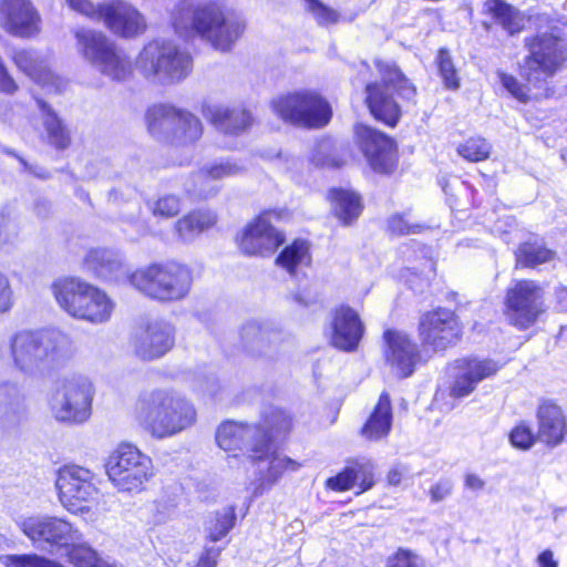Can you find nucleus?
Returning <instances> with one entry per match:
<instances>
[{"mask_svg":"<svg viewBox=\"0 0 567 567\" xmlns=\"http://www.w3.org/2000/svg\"><path fill=\"white\" fill-rule=\"evenodd\" d=\"M501 365L492 359L462 358L455 360L451 367L453 382L450 393L454 398H464L471 394L476 385L494 375Z\"/></svg>","mask_w":567,"mask_h":567,"instance_id":"nucleus-21","label":"nucleus"},{"mask_svg":"<svg viewBox=\"0 0 567 567\" xmlns=\"http://www.w3.org/2000/svg\"><path fill=\"white\" fill-rule=\"evenodd\" d=\"M19 221L7 210H0V247L13 244L20 234Z\"/></svg>","mask_w":567,"mask_h":567,"instance_id":"nucleus-47","label":"nucleus"},{"mask_svg":"<svg viewBox=\"0 0 567 567\" xmlns=\"http://www.w3.org/2000/svg\"><path fill=\"white\" fill-rule=\"evenodd\" d=\"M331 330V344L342 351L351 352L358 348L364 327L355 310L342 306L334 311Z\"/></svg>","mask_w":567,"mask_h":567,"instance_id":"nucleus-27","label":"nucleus"},{"mask_svg":"<svg viewBox=\"0 0 567 567\" xmlns=\"http://www.w3.org/2000/svg\"><path fill=\"white\" fill-rule=\"evenodd\" d=\"M217 221V216L212 210H194L178 219L175 229L184 241H190L200 233L212 228Z\"/></svg>","mask_w":567,"mask_h":567,"instance_id":"nucleus-36","label":"nucleus"},{"mask_svg":"<svg viewBox=\"0 0 567 567\" xmlns=\"http://www.w3.org/2000/svg\"><path fill=\"white\" fill-rule=\"evenodd\" d=\"M72 549L69 553L70 561L74 567H97L99 558L96 553L89 546L81 544V542L71 545Z\"/></svg>","mask_w":567,"mask_h":567,"instance_id":"nucleus-48","label":"nucleus"},{"mask_svg":"<svg viewBox=\"0 0 567 567\" xmlns=\"http://www.w3.org/2000/svg\"><path fill=\"white\" fill-rule=\"evenodd\" d=\"M37 105L41 111L42 126L48 144L56 151L69 148L72 136L68 125L45 101L37 99Z\"/></svg>","mask_w":567,"mask_h":567,"instance_id":"nucleus-33","label":"nucleus"},{"mask_svg":"<svg viewBox=\"0 0 567 567\" xmlns=\"http://www.w3.org/2000/svg\"><path fill=\"white\" fill-rule=\"evenodd\" d=\"M392 419L390 395L382 392L373 412L361 429V435L369 441H378L388 436L391 431Z\"/></svg>","mask_w":567,"mask_h":567,"instance_id":"nucleus-34","label":"nucleus"},{"mask_svg":"<svg viewBox=\"0 0 567 567\" xmlns=\"http://www.w3.org/2000/svg\"><path fill=\"white\" fill-rule=\"evenodd\" d=\"M0 21L7 32L20 38L40 29V16L30 0H0Z\"/></svg>","mask_w":567,"mask_h":567,"instance_id":"nucleus-24","label":"nucleus"},{"mask_svg":"<svg viewBox=\"0 0 567 567\" xmlns=\"http://www.w3.org/2000/svg\"><path fill=\"white\" fill-rule=\"evenodd\" d=\"M136 196V189L130 185H120L109 192L107 198L110 203L115 205L131 202Z\"/></svg>","mask_w":567,"mask_h":567,"instance_id":"nucleus-57","label":"nucleus"},{"mask_svg":"<svg viewBox=\"0 0 567 567\" xmlns=\"http://www.w3.org/2000/svg\"><path fill=\"white\" fill-rule=\"evenodd\" d=\"M357 135L361 150L372 169L383 174L392 172L396 163L394 141L365 125L357 127Z\"/></svg>","mask_w":567,"mask_h":567,"instance_id":"nucleus-22","label":"nucleus"},{"mask_svg":"<svg viewBox=\"0 0 567 567\" xmlns=\"http://www.w3.org/2000/svg\"><path fill=\"white\" fill-rule=\"evenodd\" d=\"M93 395V384L86 377L62 380L52 398L55 419L70 423L85 422L91 415Z\"/></svg>","mask_w":567,"mask_h":567,"instance_id":"nucleus-15","label":"nucleus"},{"mask_svg":"<svg viewBox=\"0 0 567 567\" xmlns=\"http://www.w3.org/2000/svg\"><path fill=\"white\" fill-rule=\"evenodd\" d=\"M130 282L153 299L177 301L188 295L193 276L189 268L181 264H153L131 274Z\"/></svg>","mask_w":567,"mask_h":567,"instance_id":"nucleus-9","label":"nucleus"},{"mask_svg":"<svg viewBox=\"0 0 567 567\" xmlns=\"http://www.w3.org/2000/svg\"><path fill=\"white\" fill-rule=\"evenodd\" d=\"M141 209L140 207L136 208L135 213L130 214L125 217L126 223H128L132 226H135L137 231L143 235L147 233V227L144 225V223L141 221Z\"/></svg>","mask_w":567,"mask_h":567,"instance_id":"nucleus-62","label":"nucleus"},{"mask_svg":"<svg viewBox=\"0 0 567 567\" xmlns=\"http://www.w3.org/2000/svg\"><path fill=\"white\" fill-rule=\"evenodd\" d=\"M74 37L83 59L101 74L117 82L130 78V58L102 31L82 28L75 31Z\"/></svg>","mask_w":567,"mask_h":567,"instance_id":"nucleus-10","label":"nucleus"},{"mask_svg":"<svg viewBox=\"0 0 567 567\" xmlns=\"http://www.w3.org/2000/svg\"><path fill=\"white\" fill-rule=\"evenodd\" d=\"M13 368L38 378L64 367L74 355L72 338L60 329L22 330L9 340Z\"/></svg>","mask_w":567,"mask_h":567,"instance_id":"nucleus-3","label":"nucleus"},{"mask_svg":"<svg viewBox=\"0 0 567 567\" xmlns=\"http://www.w3.org/2000/svg\"><path fill=\"white\" fill-rule=\"evenodd\" d=\"M453 482L450 478H441L430 488V496L433 503L444 501L452 494Z\"/></svg>","mask_w":567,"mask_h":567,"instance_id":"nucleus-59","label":"nucleus"},{"mask_svg":"<svg viewBox=\"0 0 567 567\" xmlns=\"http://www.w3.org/2000/svg\"><path fill=\"white\" fill-rule=\"evenodd\" d=\"M537 434L525 423L515 426L509 433L511 443L519 450H529L537 441Z\"/></svg>","mask_w":567,"mask_h":567,"instance_id":"nucleus-49","label":"nucleus"},{"mask_svg":"<svg viewBox=\"0 0 567 567\" xmlns=\"http://www.w3.org/2000/svg\"><path fill=\"white\" fill-rule=\"evenodd\" d=\"M355 473H359L357 481L360 480V492L368 491L374 485L372 467L370 465L355 466Z\"/></svg>","mask_w":567,"mask_h":567,"instance_id":"nucleus-61","label":"nucleus"},{"mask_svg":"<svg viewBox=\"0 0 567 567\" xmlns=\"http://www.w3.org/2000/svg\"><path fill=\"white\" fill-rule=\"evenodd\" d=\"M254 425L259 426V429L267 434L269 443L276 450L274 440L290 430L291 419L285 411L268 406L262 413V421Z\"/></svg>","mask_w":567,"mask_h":567,"instance_id":"nucleus-39","label":"nucleus"},{"mask_svg":"<svg viewBox=\"0 0 567 567\" xmlns=\"http://www.w3.org/2000/svg\"><path fill=\"white\" fill-rule=\"evenodd\" d=\"M174 341V327L166 321H154L136 338L134 350L141 359L154 360L169 351Z\"/></svg>","mask_w":567,"mask_h":567,"instance_id":"nucleus-26","label":"nucleus"},{"mask_svg":"<svg viewBox=\"0 0 567 567\" xmlns=\"http://www.w3.org/2000/svg\"><path fill=\"white\" fill-rule=\"evenodd\" d=\"M462 329L455 313L445 308L425 312L419 322V337L425 350L443 351L455 344Z\"/></svg>","mask_w":567,"mask_h":567,"instance_id":"nucleus-19","label":"nucleus"},{"mask_svg":"<svg viewBox=\"0 0 567 567\" xmlns=\"http://www.w3.org/2000/svg\"><path fill=\"white\" fill-rule=\"evenodd\" d=\"M383 339L386 346L384 357L388 364L400 378L412 375L420 360L417 346L405 332L399 330H386Z\"/></svg>","mask_w":567,"mask_h":567,"instance_id":"nucleus-23","label":"nucleus"},{"mask_svg":"<svg viewBox=\"0 0 567 567\" xmlns=\"http://www.w3.org/2000/svg\"><path fill=\"white\" fill-rule=\"evenodd\" d=\"M218 446L228 452L239 451L257 467L252 497L269 491L286 472H296L300 465L281 455L269 443L267 434L254 424L226 421L216 432Z\"/></svg>","mask_w":567,"mask_h":567,"instance_id":"nucleus-1","label":"nucleus"},{"mask_svg":"<svg viewBox=\"0 0 567 567\" xmlns=\"http://www.w3.org/2000/svg\"><path fill=\"white\" fill-rule=\"evenodd\" d=\"M20 530L41 549L69 547L82 542L80 530L65 519L49 515H31L17 519Z\"/></svg>","mask_w":567,"mask_h":567,"instance_id":"nucleus-16","label":"nucleus"},{"mask_svg":"<svg viewBox=\"0 0 567 567\" xmlns=\"http://www.w3.org/2000/svg\"><path fill=\"white\" fill-rule=\"evenodd\" d=\"M146 120L153 135L171 137L179 145L192 144L203 134L202 123L196 116L171 105H154L147 111Z\"/></svg>","mask_w":567,"mask_h":567,"instance_id":"nucleus-14","label":"nucleus"},{"mask_svg":"<svg viewBox=\"0 0 567 567\" xmlns=\"http://www.w3.org/2000/svg\"><path fill=\"white\" fill-rule=\"evenodd\" d=\"M505 307L511 324L520 330L528 329L546 311L545 291L534 280H518L507 289Z\"/></svg>","mask_w":567,"mask_h":567,"instance_id":"nucleus-17","label":"nucleus"},{"mask_svg":"<svg viewBox=\"0 0 567 567\" xmlns=\"http://www.w3.org/2000/svg\"><path fill=\"white\" fill-rule=\"evenodd\" d=\"M555 252L539 243H524L516 251V262L523 267L535 268L554 259Z\"/></svg>","mask_w":567,"mask_h":567,"instance_id":"nucleus-40","label":"nucleus"},{"mask_svg":"<svg viewBox=\"0 0 567 567\" xmlns=\"http://www.w3.org/2000/svg\"><path fill=\"white\" fill-rule=\"evenodd\" d=\"M8 567H61L59 564L38 555L7 556Z\"/></svg>","mask_w":567,"mask_h":567,"instance_id":"nucleus-51","label":"nucleus"},{"mask_svg":"<svg viewBox=\"0 0 567 567\" xmlns=\"http://www.w3.org/2000/svg\"><path fill=\"white\" fill-rule=\"evenodd\" d=\"M84 262L90 271L103 280L120 281L127 279L130 281L128 266L124 257L116 250L92 249L86 254Z\"/></svg>","mask_w":567,"mask_h":567,"instance_id":"nucleus-28","label":"nucleus"},{"mask_svg":"<svg viewBox=\"0 0 567 567\" xmlns=\"http://www.w3.org/2000/svg\"><path fill=\"white\" fill-rule=\"evenodd\" d=\"M28 419V410L21 389L16 383L0 384V424L7 430H14Z\"/></svg>","mask_w":567,"mask_h":567,"instance_id":"nucleus-31","label":"nucleus"},{"mask_svg":"<svg viewBox=\"0 0 567 567\" xmlns=\"http://www.w3.org/2000/svg\"><path fill=\"white\" fill-rule=\"evenodd\" d=\"M236 520L235 508L229 506L217 512L215 517L208 522L207 533L212 542H218L225 537L234 527Z\"/></svg>","mask_w":567,"mask_h":567,"instance_id":"nucleus-42","label":"nucleus"},{"mask_svg":"<svg viewBox=\"0 0 567 567\" xmlns=\"http://www.w3.org/2000/svg\"><path fill=\"white\" fill-rule=\"evenodd\" d=\"M146 207L155 217L171 218L179 213L181 200L175 195H164L157 199H148Z\"/></svg>","mask_w":567,"mask_h":567,"instance_id":"nucleus-44","label":"nucleus"},{"mask_svg":"<svg viewBox=\"0 0 567 567\" xmlns=\"http://www.w3.org/2000/svg\"><path fill=\"white\" fill-rule=\"evenodd\" d=\"M388 228L392 234L403 236L421 233L424 226L411 224L405 219L404 215L394 214L388 220Z\"/></svg>","mask_w":567,"mask_h":567,"instance_id":"nucleus-54","label":"nucleus"},{"mask_svg":"<svg viewBox=\"0 0 567 567\" xmlns=\"http://www.w3.org/2000/svg\"><path fill=\"white\" fill-rule=\"evenodd\" d=\"M59 499L69 512H82L85 503L97 494L96 475L87 467L66 464L58 472L55 482Z\"/></svg>","mask_w":567,"mask_h":567,"instance_id":"nucleus-18","label":"nucleus"},{"mask_svg":"<svg viewBox=\"0 0 567 567\" xmlns=\"http://www.w3.org/2000/svg\"><path fill=\"white\" fill-rule=\"evenodd\" d=\"M244 351L254 358L272 360L285 351L287 336L279 329L258 321L244 323L239 331Z\"/></svg>","mask_w":567,"mask_h":567,"instance_id":"nucleus-20","label":"nucleus"},{"mask_svg":"<svg viewBox=\"0 0 567 567\" xmlns=\"http://www.w3.org/2000/svg\"><path fill=\"white\" fill-rule=\"evenodd\" d=\"M457 153L470 162L484 161L489 156L491 145L481 137H473L457 147Z\"/></svg>","mask_w":567,"mask_h":567,"instance_id":"nucleus-45","label":"nucleus"},{"mask_svg":"<svg viewBox=\"0 0 567 567\" xmlns=\"http://www.w3.org/2000/svg\"><path fill=\"white\" fill-rule=\"evenodd\" d=\"M13 305V292L8 277L0 272V313L7 312Z\"/></svg>","mask_w":567,"mask_h":567,"instance_id":"nucleus-58","label":"nucleus"},{"mask_svg":"<svg viewBox=\"0 0 567 567\" xmlns=\"http://www.w3.org/2000/svg\"><path fill=\"white\" fill-rule=\"evenodd\" d=\"M284 241V236L265 215L247 225L238 238L239 248L245 255L262 257L271 255Z\"/></svg>","mask_w":567,"mask_h":567,"instance_id":"nucleus-25","label":"nucleus"},{"mask_svg":"<svg viewBox=\"0 0 567 567\" xmlns=\"http://www.w3.org/2000/svg\"><path fill=\"white\" fill-rule=\"evenodd\" d=\"M496 74L502 86L509 92L511 95L523 103H526L529 100L526 86L520 84L515 76L501 70H498Z\"/></svg>","mask_w":567,"mask_h":567,"instance_id":"nucleus-53","label":"nucleus"},{"mask_svg":"<svg viewBox=\"0 0 567 567\" xmlns=\"http://www.w3.org/2000/svg\"><path fill=\"white\" fill-rule=\"evenodd\" d=\"M485 8L492 14L494 21L509 35L520 33L532 17H526L519 9L503 0H487Z\"/></svg>","mask_w":567,"mask_h":567,"instance_id":"nucleus-35","label":"nucleus"},{"mask_svg":"<svg viewBox=\"0 0 567 567\" xmlns=\"http://www.w3.org/2000/svg\"><path fill=\"white\" fill-rule=\"evenodd\" d=\"M435 62L444 86L449 90H457L460 87V78L451 52L446 48H441L437 51Z\"/></svg>","mask_w":567,"mask_h":567,"instance_id":"nucleus-43","label":"nucleus"},{"mask_svg":"<svg viewBox=\"0 0 567 567\" xmlns=\"http://www.w3.org/2000/svg\"><path fill=\"white\" fill-rule=\"evenodd\" d=\"M536 417L539 442L548 447H556L564 442L567 434V421L560 406L545 401L538 406Z\"/></svg>","mask_w":567,"mask_h":567,"instance_id":"nucleus-29","label":"nucleus"},{"mask_svg":"<svg viewBox=\"0 0 567 567\" xmlns=\"http://www.w3.org/2000/svg\"><path fill=\"white\" fill-rule=\"evenodd\" d=\"M33 210L40 219H47L51 212V205L45 199H38L34 204Z\"/></svg>","mask_w":567,"mask_h":567,"instance_id":"nucleus-63","label":"nucleus"},{"mask_svg":"<svg viewBox=\"0 0 567 567\" xmlns=\"http://www.w3.org/2000/svg\"><path fill=\"white\" fill-rule=\"evenodd\" d=\"M51 289L59 306L73 318L99 324L109 321L114 310L104 291L80 279H59Z\"/></svg>","mask_w":567,"mask_h":567,"instance_id":"nucleus-6","label":"nucleus"},{"mask_svg":"<svg viewBox=\"0 0 567 567\" xmlns=\"http://www.w3.org/2000/svg\"><path fill=\"white\" fill-rule=\"evenodd\" d=\"M136 419L153 436H173L193 425L196 410L173 391L156 389L143 393L136 404Z\"/></svg>","mask_w":567,"mask_h":567,"instance_id":"nucleus-5","label":"nucleus"},{"mask_svg":"<svg viewBox=\"0 0 567 567\" xmlns=\"http://www.w3.org/2000/svg\"><path fill=\"white\" fill-rule=\"evenodd\" d=\"M385 567H425V564L415 553L399 548L386 559Z\"/></svg>","mask_w":567,"mask_h":567,"instance_id":"nucleus-50","label":"nucleus"},{"mask_svg":"<svg viewBox=\"0 0 567 567\" xmlns=\"http://www.w3.org/2000/svg\"><path fill=\"white\" fill-rule=\"evenodd\" d=\"M533 34L524 38L528 54L520 65V75L529 86L542 89L567 62V39L561 23L546 13L529 18Z\"/></svg>","mask_w":567,"mask_h":567,"instance_id":"nucleus-4","label":"nucleus"},{"mask_svg":"<svg viewBox=\"0 0 567 567\" xmlns=\"http://www.w3.org/2000/svg\"><path fill=\"white\" fill-rule=\"evenodd\" d=\"M334 215L344 224L355 220L361 212L360 196L347 189H333L330 192Z\"/></svg>","mask_w":567,"mask_h":567,"instance_id":"nucleus-37","label":"nucleus"},{"mask_svg":"<svg viewBox=\"0 0 567 567\" xmlns=\"http://www.w3.org/2000/svg\"><path fill=\"white\" fill-rule=\"evenodd\" d=\"M16 65L38 84L49 91L59 92L62 80L49 68L48 61L37 51L18 50L13 54Z\"/></svg>","mask_w":567,"mask_h":567,"instance_id":"nucleus-30","label":"nucleus"},{"mask_svg":"<svg viewBox=\"0 0 567 567\" xmlns=\"http://www.w3.org/2000/svg\"><path fill=\"white\" fill-rule=\"evenodd\" d=\"M311 257L307 241L297 239L288 245L276 258L277 266L285 269L290 276H296L300 268L310 264Z\"/></svg>","mask_w":567,"mask_h":567,"instance_id":"nucleus-38","label":"nucleus"},{"mask_svg":"<svg viewBox=\"0 0 567 567\" xmlns=\"http://www.w3.org/2000/svg\"><path fill=\"white\" fill-rule=\"evenodd\" d=\"M375 65L381 75V82L369 83L365 86V102L377 120L394 126L401 111L393 97V92L395 91L406 101H413L416 89L394 63L377 60Z\"/></svg>","mask_w":567,"mask_h":567,"instance_id":"nucleus-7","label":"nucleus"},{"mask_svg":"<svg viewBox=\"0 0 567 567\" xmlns=\"http://www.w3.org/2000/svg\"><path fill=\"white\" fill-rule=\"evenodd\" d=\"M136 69L148 80L173 84L185 80L192 72L193 58L173 41L148 42L135 61Z\"/></svg>","mask_w":567,"mask_h":567,"instance_id":"nucleus-8","label":"nucleus"},{"mask_svg":"<svg viewBox=\"0 0 567 567\" xmlns=\"http://www.w3.org/2000/svg\"><path fill=\"white\" fill-rule=\"evenodd\" d=\"M205 168L215 182L227 177L238 176L245 172V166L234 158L220 159L205 166Z\"/></svg>","mask_w":567,"mask_h":567,"instance_id":"nucleus-46","label":"nucleus"},{"mask_svg":"<svg viewBox=\"0 0 567 567\" xmlns=\"http://www.w3.org/2000/svg\"><path fill=\"white\" fill-rule=\"evenodd\" d=\"M537 561H538L539 567H557L558 566L557 561L554 559L553 551L549 549L542 551L537 557Z\"/></svg>","mask_w":567,"mask_h":567,"instance_id":"nucleus-64","label":"nucleus"},{"mask_svg":"<svg viewBox=\"0 0 567 567\" xmlns=\"http://www.w3.org/2000/svg\"><path fill=\"white\" fill-rule=\"evenodd\" d=\"M195 388L204 393L215 395L218 390V382L214 374H203L197 377Z\"/></svg>","mask_w":567,"mask_h":567,"instance_id":"nucleus-60","label":"nucleus"},{"mask_svg":"<svg viewBox=\"0 0 567 567\" xmlns=\"http://www.w3.org/2000/svg\"><path fill=\"white\" fill-rule=\"evenodd\" d=\"M110 481L120 491H141L153 475V462L131 444H121L105 464Z\"/></svg>","mask_w":567,"mask_h":567,"instance_id":"nucleus-13","label":"nucleus"},{"mask_svg":"<svg viewBox=\"0 0 567 567\" xmlns=\"http://www.w3.org/2000/svg\"><path fill=\"white\" fill-rule=\"evenodd\" d=\"M272 110L285 122L302 127H322L331 118L329 103L317 92L309 90L284 94L272 100Z\"/></svg>","mask_w":567,"mask_h":567,"instance_id":"nucleus-12","label":"nucleus"},{"mask_svg":"<svg viewBox=\"0 0 567 567\" xmlns=\"http://www.w3.org/2000/svg\"><path fill=\"white\" fill-rule=\"evenodd\" d=\"M330 148V144L328 142H322L318 145L317 150L315 151L311 161L317 166L322 167H340L342 163L338 161L334 156L327 154V152Z\"/></svg>","mask_w":567,"mask_h":567,"instance_id":"nucleus-56","label":"nucleus"},{"mask_svg":"<svg viewBox=\"0 0 567 567\" xmlns=\"http://www.w3.org/2000/svg\"><path fill=\"white\" fill-rule=\"evenodd\" d=\"M69 7L92 20H103L105 27L115 35L132 39L143 34L146 21L143 14L131 3L112 0L94 4L90 0H65Z\"/></svg>","mask_w":567,"mask_h":567,"instance_id":"nucleus-11","label":"nucleus"},{"mask_svg":"<svg viewBox=\"0 0 567 567\" xmlns=\"http://www.w3.org/2000/svg\"><path fill=\"white\" fill-rule=\"evenodd\" d=\"M185 189L194 199H206L215 196L219 187L204 166L192 175Z\"/></svg>","mask_w":567,"mask_h":567,"instance_id":"nucleus-41","label":"nucleus"},{"mask_svg":"<svg viewBox=\"0 0 567 567\" xmlns=\"http://www.w3.org/2000/svg\"><path fill=\"white\" fill-rule=\"evenodd\" d=\"M307 10L313 16L319 24L336 23L339 14L319 0H305Z\"/></svg>","mask_w":567,"mask_h":567,"instance_id":"nucleus-52","label":"nucleus"},{"mask_svg":"<svg viewBox=\"0 0 567 567\" xmlns=\"http://www.w3.org/2000/svg\"><path fill=\"white\" fill-rule=\"evenodd\" d=\"M203 114L218 131L229 135L243 133L251 123L246 110L220 104L204 105Z\"/></svg>","mask_w":567,"mask_h":567,"instance_id":"nucleus-32","label":"nucleus"},{"mask_svg":"<svg viewBox=\"0 0 567 567\" xmlns=\"http://www.w3.org/2000/svg\"><path fill=\"white\" fill-rule=\"evenodd\" d=\"M172 23L178 35L197 37L220 52L231 51L247 27L241 14L217 0H182Z\"/></svg>","mask_w":567,"mask_h":567,"instance_id":"nucleus-2","label":"nucleus"},{"mask_svg":"<svg viewBox=\"0 0 567 567\" xmlns=\"http://www.w3.org/2000/svg\"><path fill=\"white\" fill-rule=\"evenodd\" d=\"M358 476L355 467H346L338 475L328 478L327 486L333 491H348L354 485Z\"/></svg>","mask_w":567,"mask_h":567,"instance_id":"nucleus-55","label":"nucleus"}]
</instances>
